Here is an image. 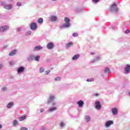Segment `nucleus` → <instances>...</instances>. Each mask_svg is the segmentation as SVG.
<instances>
[{"instance_id": "nucleus-1", "label": "nucleus", "mask_w": 130, "mask_h": 130, "mask_svg": "<svg viewBox=\"0 0 130 130\" xmlns=\"http://www.w3.org/2000/svg\"><path fill=\"white\" fill-rule=\"evenodd\" d=\"M64 23L62 25V26H60L61 28H69V27L71 26V23H70L71 22V19H70L68 17H65L64 18Z\"/></svg>"}, {"instance_id": "nucleus-2", "label": "nucleus", "mask_w": 130, "mask_h": 130, "mask_svg": "<svg viewBox=\"0 0 130 130\" xmlns=\"http://www.w3.org/2000/svg\"><path fill=\"white\" fill-rule=\"evenodd\" d=\"M8 29L9 26L8 25L2 26L0 27V32H5V31H7Z\"/></svg>"}, {"instance_id": "nucleus-3", "label": "nucleus", "mask_w": 130, "mask_h": 130, "mask_svg": "<svg viewBox=\"0 0 130 130\" xmlns=\"http://www.w3.org/2000/svg\"><path fill=\"white\" fill-rule=\"evenodd\" d=\"M95 108L96 109H101V108L102 107V106H101V104H100V102L97 101L95 103Z\"/></svg>"}, {"instance_id": "nucleus-4", "label": "nucleus", "mask_w": 130, "mask_h": 130, "mask_svg": "<svg viewBox=\"0 0 130 130\" xmlns=\"http://www.w3.org/2000/svg\"><path fill=\"white\" fill-rule=\"evenodd\" d=\"M53 47H54V44L52 42H49L48 43L47 45V48L48 49H53Z\"/></svg>"}, {"instance_id": "nucleus-5", "label": "nucleus", "mask_w": 130, "mask_h": 130, "mask_svg": "<svg viewBox=\"0 0 130 130\" xmlns=\"http://www.w3.org/2000/svg\"><path fill=\"white\" fill-rule=\"evenodd\" d=\"M30 29L31 30H36L37 29V24L35 22H32L30 24Z\"/></svg>"}, {"instance_id": "nucleus-6", "label": "nucleus", "mask_w": 130, "mask_h": 130, "mask_svg": "<svg viewBox=\"0 0 130 130\" xmlns=\"http://www.w3.org/2000/svg\"><path fill=\"white\" fill-rule=\"evenodd\" d=\"M124 74H128L130 72V66L129 64H127L125 69H124Z\"/></svg>"}, {"instance_id": "nucleus-7", "label": "nucleus", "mask_w": 130, "mask_h": 130, "mask_svg": "<svg viewBox=\"0 0 130 130\" xmlns=\"http://www.w3.org/2000/svg\"><path fill=\"white\" fill-rule=\"evenodd\" d=\"M55 99V96H54V95H50L49 96V100L47 102L48 104H49V103H50L51 101H53V100H54Z\"/></svg>"}, {"instance_id": "nucleus-8", "label": "nucleus", "mask_w": 130, "mask_h": 130, "mask_svg": "<svg viewBox=\"0 0 130 130\" xmlns=\"http://www.w3.org/2000/svg\"><path fill=\"white\" fill-rule=\"evenodd\" d=\"M111 124H113V121L109 120L106 122L105 125L107 127H108L110 126Z\"/></svg>"}, {"instance_id": "nucleus-9", "label": "nucleus", "mask_w": 130, "mask_h": 130, "mask_svg": "<svg viewBox=\"0 0 130 130\" xmlns=\"http://www.w3.org/2000/svg\"><path fill=\"white\" fill-rule=\"evenodd\" d=\"M112 112L113 114V115H116L118 113V110L116 108H113L112 109Z\"/></svg>"}, {"instance_id": "nucleus-10", "label": "nucleus", "mask_w": 130, "mask_h": 130, "mask_svg": "<svg viewBox=\"0 0 130 130\" xmlns=\"http://www.w3.org/2000/svg\"><path fill=\"white\" fill-rule=\"evenodd\" d=\"M77 104H78L79 107H82L83 105L84 104V102L82 100H80L79 101L77 102Z\"/></svg>"}, {"instance_id": "nucleus-11", "label": "nucleus", "mask_w": 130, "mask_h": 130, "mask_svg": "<svg viewBox=\"0 0 130 130\" xmlns=\"http://www.w3.org/2000/svg\"><path fill=\"white\" fill-rule=\"evenodd\" d=\"M24 71H25V68L22 67H19L17 70L18 73H23Z\"/></svg>"}, {"instance_id": "nucleus-12", "label": "nucleus", "mask_w": 130, "mask_h": 130, "mask_svg": "<svg viewBox=\"0 0 130 130\" xmlns=\"http://www.w3.org/2000/svg\"><path fill=\"white\" fill-rule=\"evenodd\" d=\"M16 53H17V50H14L12 51L10 53H9V55L10 56H13V55H15V54H16Z\"/></svg>"}, {"instance_id": "nucleus-13", "label": "nucleus", "mask_w": 130, "mask_h": 130, "mask_svg": "<svg viewBox=\"0 0 130 130\" xmlns=\"http://www.w3.org/2000/svg\"><path fill=\"white\" fill-rule=\"evenodd\" d=\"M12 7L13 6H12V5H8L4 6V8H5L6 10H11V9H12Z\"/></svg>"}, {"instance_id": "nucleus-14", "label": "nucleus", "mask_w": 130, "mask_h": 130, "mask_svg": "<svg viewBox=\"0 0 130 130\" xmlns=\"http://www.w3.org/2000/svg\"><path fill=\"white\" fill-rule=\"evenodd\" d=\"M80 57V55L79 54H76L74 55L72 58L73 60H76V59H78Z\"/></svg>"}, {"instance_id": "nucleus-15", "label": "nucleus", "mask_w": 130, "mask_h": 130, "mask_svg": "<svg viewBox=\"0 0 130 130\" xmlns=\"http://www.w3.org/2000/svg\"><path fill=\"white\" fill-rule=\"evenodd\" d=\"M74 45V43L73 42H71L70 43H68L66 45L67 47L70 48L71 46H73Z\"/></svg>"}, {"instance_id": "nucleus-16", "label": "nucleus", "mask_w": 130, "mask_h": 130, "mask_svg": "<svg viewBox=\"0 0 130 130\" xmlns=\"http://www.w3.org/2000/svg\"><path fill=\"white\" fill-rule=\"evenodd\" d=\"M42 47L41 46H36L35 49H34V51H36V50H40L41 49H42Z\"/></svg>"}, {"instance_id": "nucleus-17", "label": "nucleus", "mask_w": 130, "mask_h": 130, "mask_svg": "<svg viewBox=\"0 0 130 130\" xmlns=\"http://www.w3.org/2000/svg\"><path fill=\"white\" fill-rule=\"evenodd\" d=\"M57 19V17H56V16H53L51 18L52 22H55Z\"/></svg>"}, {"instance_id": "nucleus-18", "label": "nucleus", "mask_w": 130, "mask_h": 130, "mask_svg": "<svg viewBox=\"0 0 130 130\" xmlns=\"http://www.w3.org/2000/svg\"><path fill=\"white\" fill-rule=\"evenodd\" d=\"M85 120L87 122L91 120V118L89 115H87L85 116Z\"/></svg>"}, {"instance_id": "nucleus-19", "label": "nucleus", "mask_w": 130, "mask_h": 130, "mask_svg": "<svg viewBox=\"0 0 130 130\" xmlns=\"http://www.w3.org/2000/svg\"><path fill=\"white\" fill-rule=\"evenodd\" d=\"M57 108L56 107H53L50 109H49L48 111L49 112H51L52 111H54V110H56Z\"/></svg>"}, {"instance_id": "nucleus-20", "label": "nucleus", "mask_w": 130, "mask_h": 130, "mask_svg": "<svg viewBox=\"0 0 130 130\" xmlns=\"http://www.w3.org/2000/svg\"><path fill=\"white\" fill-rule=\"evenodd\" d=\"M38 22L39 24H42V23H43V18H39L38 20Z\"/></svg>"}, {"instance_id": "nucleus-21", "label": "nucleus", "mask_w": 130, "mask_h": 130, "mask_svg": "<svg viewBox=\"0 0 130 130\" xmlns=\"http://www.w3.org/2000/svg\"><path fill=\"white\" fill-rule=\"evenodd\" d=\"M13 105H14V103H13L12 102L9 103L7 105V108H11V107H12Z\"/></svg>"}, {"instance_id": "nucleus-22", "label": "nucleus", "mask_w": 130, "mask_h": 130, "mask_svg": "<svg viewBox=\"0 0 130 130\" xmlns=\"http://www.w3.org/2000/svg\"><path fill=\"white\" fill-rule=\"evenodd\" d=\"M26 116H23L19 118V120H20V121H22V120H24V119H26Z\"/></svg>"}, {"instance_id": "nucleus-23", "label": "nucleus", "mask_w": 130, "mask_h": 130, "mask_svg": "<svg viewBox=\"0 0 130 130\" xmlns=\"http://www.w3.org/2000/svg\"><path fill=\"white\" fill-rule=\"evenodd\" d=\"M115 8H116V4H115V3L113 4L112 6H111V10H114V9H115Z\"/></svg>"}, {"instance_id": "nucleus-24", "label": "nucleus", "mask_w": 130, "mask_h": 130, "mask_svg": "<svg viewBox=\"0 0 130 130\" xmlns=\"http://www.w3.org/2000/svg\"><path fill=\"white\" fill-rule=\"evenodd\" d=\"M111 11H113L114 12V13H117V12H118V8L116 7L114 9H111Z\"/></svg>"}, {"instance_id": "nucleus-25", "label": "nucleus", "mask_w": 130, "mask_h": 130, "mask_svg": "<svg viewBox=\"0 0 130 130\" xmlns=\"http://www.w3.org/2000/svg\"><path fill=\"white\" fill-rule=\"evenodd\" d=\"M39 58H40V56H36L35 57V59L36 61H39Z\"/></svg>"}, {"instance_id": "nucleus-26", "label": "nucleus", "mask_w": 130, "mask_h": 130, "mask_svg": "<svg viewBox=\"0 0 130 130\" xmlns=\"http://www.w3.org/2000/svg\"><path fill=\"white\" fill-rule=\"evenodd\" d=\"M109 72H110V70L109 69V68H106L105 70V73L106 74H108V73H109Z\"/></svg>"}, {"instance_id": "nucleus-27", "label": "nucleus", "mask_w": 130, "mask_h": 130, "mask_svg": "<svg viewBox=\"0 0 130 130\" xmlns=\"http://www.w3.org/2000/svg\"><path fill=\"white\" fill-rule=\"evenodd\" d=\"M45 71V69L44 68H40V73L42 74V73H43Z\"/></svg>"}, {"instance_id": "nucleus-28", "label": "nucleus", "mask_w": 130, "mask_h": 130, "mask_svg": "<svg viewBox=\"0 0 130 130\" xmlns=\"http://www.w3.org/2000/svg\"><path fill=\"white\" fill-rule=\"evenodd\" d=\"M73 37H78V36L79 35V34L77 32H75L74 34H73Z\"/></svg>"}, {"instance_id": "nucleus-29", "label": "nucleus", "mask_w": 130, "mask_h": 130, "mask_svg": "<svg viewBox=\"0 0 130 130\" xmlns=\"http://www.w3.org/2000/svg\"><path fill=\"white\" fill-rule=\"evenodd\" d=\"M87 82H93V81H94V79L93 78H90V79H87Z\"/></svg>"}, {"instance_id": "nucleus-30", "label": "nucleus", "mask_w": 130, "mask_h": 130, "mask_svg": "<svg viewBox=\"0 0 130 130\" xmlns=\"http://www.w3.org/2000/svg\"><path fill=\"white\" fill-rule=\"evenodd\" d=\"M13 124L14 125H16V124H18V121H17V120H15L14 121Z\"/></svg>"}, {"instance_id": "nucleus-31", "label": "nucleus", "mask_w": 130, "mask_h": 130, "mask_svg": "<svg viewBox=\"0 0 130 130\" xmlns=\"http://www.w3.org/2000/svg\"><path fill=\"white\" fill-rule=\"evenodd\" d=\"M55 81H60V77L55 78Z\"/></svg>"}, {"instance_id": "nucleus-32", "label": "nucleus", "mask_w": 130, "mask_h": 130, "mask_svg": "<svg viewBox=\"0 0 130 130\" xmlns=\"http://www.w3.org/2000/svg\"><path fill=\"white\" fill-rule=\"evenodd\" d=\"M17 6H18V7H21V6H22V4L20 2H18L17 3Z\"/></svg>"}, {"instance_id": "nucleus-33", "label": "nucleus", "mask_w": 130, "mask_h": 130, "mask_svg": "<svg viewBox=\"0 0 130 130\" xmlns=\"http://www.w3.org/2000/svg\"><path fill=\"white\" fill-rule=\"evenodd\" d=\"M100 0H92V2L94 3L95 4H96V3H98Z\"/></svg>"}, {"instance_id": "nucleus-34", "label": "nucleus", "mask_w": 130, "mask_h": 130, "mask_svg": "<svg viewBox=\"0 0 130 130\" xmlns=\"http://www.w3.org/2000/svg\"><path fill=\"white\" fill-rule=\"evenodd\" d=\"M49 73H50V70H48L47 71H46V75H48V74H49Z\"/></svg>"}, {"instance_id": "nucleus-35", "label": "nucleus", "mask_w": 130, "mask_h": 130, "mask_svg": "<svg viewBox=\"0 0 130 130\" xmlns=\"http://www.w3.org/2000/svg\"><path fill=\"white\" fill-rule=\"evenodd\" d=\"M21 130H28V128L27 127H21Z\"/></svg>"}, {"instance_id": "nucleus-36", "label": "nucleus", "mask_w": 130, "mask_h": 130, "mask_svg": "<svg viewBox=\"0 0 130 130\" xmlns=\"http://www.w3.org/2000/svg\"><path fill=\"white\" fill-rule=\"evenodd\" d=\"M60 126L62 127V126H63V125H64V123H63V122H61L60 123Z\"/></svg>"}, {"instance_id": "nucleus-37", "label": "nucleus", "mask_w": 130, "mask_h": 130, "mask_svg": "<svg viewBox=\"0 0 130 130\" xmlns=\"http://www.w3.org/2000/svg\"><path fill=\"white\" fill-rule=\"evenodd\" d=\"M125 33H126V34L129 33V30L126 29V30L125 31Z\"/></svg>"}, {"instance_id": "nucleus-38", "label": "nucleus", "mask_w": 130, "mask_h": 130, "mask_svg": "<svg viewBox=\"0 0 130 130\" xmlns=\"http://www.w3.org/2000/svg\"><path fill=\"white\" fill-rule=\"evenodd\" d=\"M2 90H3V91H6V90H7V87H3L2 88Z\"/></svg>"}, {"instance_id": "nucleus-39", "label": "nucleus", "mask_w": 130, "mask_h": 130, "mask_svg": "<svg viewBox=\"0 0 130 130\" xmlns=\"http://www.w3.org/2000/svg\"><path fill=\"white\" fill-rule=\"evenodd\" d=\"M31 34V31H28L27 32L26 35H30Z\"/></svg>"}, {"instance_id": "nucleus-40", "label": "nucleus", "mask_w": 130, "mask_h": 130, "mask_svg": "<svg viewBox=\"0 0 130 130\" xmlns=\"http://www.w3.org/2000/svg\"><path fill=\"white\" fill-rule=\"evenodd\" d=\"M94 96H95V97H97V96H99V94H98V93H95V94H94Z\"/></svg>"}, {"instance_id": "nucleus-41", "label": "nucleus", "mask_w": 130, "mask_h": 130, "mask_svg": "<svg viewBox=\"0 0 130 130\" xmlns=\"http://www.w3.org/2000/svg\"><path fill=\"white\" fill-rule=\"evenodd\" d=\"M100 58L98 56V57H96L95 60H99V59H100Z\"/></svg>"}, {"instance_id": "nucleus-42", "label": "nucleus", "mask_w": 130, "mask_h": 130, "mask_svg": "<svg viewBox=\"0 0 130 130\" xmlns=\"http://www.w3.org/2000/svg\"><path fill=\"white\" fill-rule=\"evenodd\" d=\"M44 111V109H41V113H42V112H43Z\"/></svg>"}, {"instance_id": "nucleus-43", "label": "nucleus", "mask_w": 130, "mask_h": 130, "mask_svg": "<svg viewBox=\"0 0 130 130\" xmlns=\"http://www.w3.org/2000/svg\"><path fill=\"white\" fill-rule=\"evenodd\" d=\"M3 68V65L2 64H0V70Z\"/></svg>"}, {"instance_id": "nucleus-44", "label": "nucleus", "mask_w": 130, "mask_h": 130, "mask_svg": "<svg viewBox=\"0 0 130 130\" xmlns=\"http://www.w3.org/2000/svg\"><path fill=\"white\" fill-rule=\"evenodd\" d=\"M3 128V125L0 124V129Z\"/></svg>"}, {"instance_id": "nucleus-45", "label": "nucleus", "mask_w": 130, "mask_h": 130, "mask_svg": "<svg viewBox=\"0 0 130 130\" xmlns=\"http://www.w3.org/2000/svg\"><path fill=\"white\" fill-rule=\"evenodd\" d=\"M90 54H91V55L95 54V53L94 52H91Z\"/></svg>"}, {"instance_id": "nucleus-46", "label": "nucleus", "mask_w": 130, "mask_h": 130, "mask_svg": "<svg viewBox=\"0 0 130 130\" xmlns=\"http://www.w3.org/2000/svg\"><path fill=\"white\" fill-rule=\"evenodd\" d=\"M1 4H2V5H5L4 3H2Z\"/></svg>"}, {"instance_id": "nucleus-47", "label": "nucleus", "mask_w": 130, "mask_h": 130, "mask_svg": "<svg viewBox=\"0 0 130 130\" xmlns=\"http://www.w3.org/2000/svg\"><path fill=\"white\" fill-rule=\"evenodd\" d=\"M52 105H53H53H55V103L52 104Z\"/></svg>"}, {"instance_id": "nucleus-48", "label": "nucleus", "mask_w": 130, "mask_h": 130, "mask_svg": "<svg viewBox=\"0 0 130 130\" xmlns=\"http://www.w3.org/2000/svg\"><path fill=\"white\" fill-rule=\"evenodd\" d=\"M93 62H95V60H93Z\"/></svg>"}, {"instance_id": "nucleus-49", "label": "nucleus", "mask_w": 130, "mask_h": 130, "mask_svg": "<svg viewBox=\"0 0 130 130\" xmlns=\"http://www.w3.org/2000/svg\"><path fill=\"white\" fill-rule=\"evenodd\" d=\"M52 1H56V0H52Z\"/></svg>"}]
</instances>
